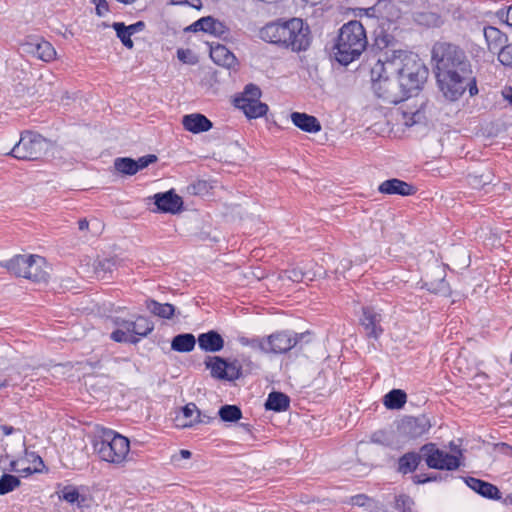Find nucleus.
<instances>
[{"mask_svg": "<svg viewBox=\"0 0 512 512\" xmlns=\"http://www.w3.org/2000/svg\"><path fill=\"white\" fill-rule=\"evenodd\" d=\"M379 71L396 74L407 96L420 88L426 75V70L420 61L416 60L415 56L403 52L392 60L378 61L373 67V75Z\"/></svg>", "mask_w": 512, "mask_h": 512, "instance_id": "7ed1b4c3", "label": "nucleus"}, {"mask_svg": "<svg viewBox=\"0 0 512 512\" xmlns=\"http://www.w3.org/2000/svg\"><path fill=\"white\" fill-rule=\"evenodd\" d=\"M432 58L444 96L450 101L459 99L471 79V67L465 52L456 45L441 42L433 46Z\"/></svg>", "mask_w": 512, "mask_h": 512, "instance_id": "f257e3e1", "label": "nucleus"}, {"mask_svg": "<svg viewBox=\"0 0 512 512\" xmlns=\"http://www.w3.org/2000/svg\"><path fill=\"white\" fill-rule=\"evenodd\" d=\"M420 114L419 112H415L412 114V116L408 117L406 113H403V123L406 126H412L417 122L416 118H419Z\"/></svg>", "mask_w": 512, "mask_h": 512, "instance_id": "4d7b16f0", "label": "nucleus"}, {"mask_svg": "<svg viewBox=\"0 0 512 512\" xmlns=\"http://www.w3.org/2000/svg\"><path fill=\"white\" fill-rule=\"evenodd\" d=\"M218 415L223 422H237L242 418V411L237 405H223L218 411Z\"/></svg>", "mask_w": 512, "mask_h": 512, "instance_id": "7c9ffc66", "label": "nucleus"}, {"mask_svg": "<svg viewBox=\"0 0 512 512\" xmlns=\"http://www.w3.org/2000/svg\"><path fill=\"white\" fill-rule=\"evenodd\" d=\"M381 321V314L376 312L372 307L363 308V317L361 318V322L368 337L374 339L379 338L383 333Z\"/></svg>", "mask_w": 512, "mask_h": 512, "instance_id": "f3484780", "label": "nucleus"}, {"mask_svg": "<svg viewBox=\"0 0 512 512\" xmlns=\"http://www.w3.org/2000/svg\"><path fill=\"white\" fill-rule=\"evenodd\" d=\"M205 366L214 378L224 380L225 368H227L225 359L219 356H209L205 360Z\"/></svg>", "mask_w": 512, "mask_h": 512, "instance_id": "c85d7f7f", "label": "nucleus"}, {"mask_svg": "<svg viewBox=\"0 0 512 512\" xmlns=\"http://www.w3.org/2000/svg\"><path fill=\"white\" fill-rule=\"evenodd\" d=\"M210 57L217 65L232 68L237 64L234 54L224 45L211 46Z\"/></svg>", "mask_w": 512, "mask_h": 512, "instance_id": "5701e85b", "label": "nucleus"}, {"mask_svg": "<svg viewBox=\"0 0 512 512\" xmlns=\"http://www.w3.org/2000/svg\"><path fill=\"white\" fill-rule=\"evenodd\" d=\"M21 461L31 463L33 465V467H41L42 472L45 469V464H44L43 459L36 452L25 450V456L23 459H21Z\"/></svg>", "mask_w": 512, "mask_h": 512, "instance_id": "ea45409f", "label": "nucleus"}, {"mask_svg": "<svg viewBox=\"0 0 512 512\" xmlns=\"http://www.w3.org/2000/svg\"><path fill=\"white\" fill-rule=\"evenodd\" d=\"M446 478H447V476L444 477L441 474H436V473L429 474L427 477L428 483L442 481V480H445Z\"/></svg>", "mask_w": 512, "mask_h": 512, "instance_id": "052dcab7", "label": "nucleus"}, {"mask_svg": "<svg viewBox=\"0 0 512 512\" xmlns=\"http://www.w3.org/2000/svg\"><path fill=\"white\" fill-rule=\"evenodd\" d=\"M371 74H373V69ZM372 81L376 96L387 104H397L408 97L396 74L391 75L385 71H379L372 75Z\"/></svg>", "mask_w": 512, "mask_h": 512, "instance_id": "0eeeda50", "label": "nucleus"}, {"mask_svg": "<svg viewBox=\"0 0 512 512\" xmlns=\"http://www.w3.org/2000/svg\"><path fill=\"white\" fill-rule=\"evenodd\" d=\"M368 44L365 29L360 21L353 20L344 24L334 46V57L342 65H348L358 59Z\"/></svg>", "mask_w": 512, "mask_h": 512, "instance_id": "20e7f679", "label": "nucleus"}, {"mask_svg": "<svg viewBox=\"0 0 512 512\" xmlns=\"http://www.w3.org/2000/svg\"><path fill=\"white\" fill-rule=\"evenodd\" d=\"M192 453L189 450L181 449L178 453L171 456V463L176 464L181 459H190Z\"/></svg>", "mask_w": 512, "mask_h": 512, "instance_id": "8fccbe9b", "label": "nucleus"}, {"mask_svg": "<svg viewBox=\"0 0 512 512\" xmlns=\"http://www.w3.org/2000/svg\"><path fill=\"white\" fill-rule=\"evenodd\" d=\"M115 325L123 327L127 333L134 334L135 337H146L154 329V324L146 317L138 316L135 320L116 318Z\"/></svg>", "mask_w": 512, "mask_h": 512, "instance_id": "ddd939ff", "label": "nucleus"}, {"mask_svg": "<svg viewBox=\"0 0 512 512\" xmlns=\"http://www.w3.org/2000/svg\"><path fill=\"white\" fill-rule=\"evenodd\" d=\"M78 227L81 231L87 230L89 227V222L85 218L80 219L78 222Z\"/></svg>", "mask_w": 512, "mask_h": 512, "instance_id": "774afa93", "label": "nucleus"}, {"mask_svg": "<svg viewBox=\"0 0 512 512\" xmlns=\"http://www.w3.org/2000/svg\"><path fill=\"white\" fill-rule=\"evenodd\" d=\"M430 427V421L425 415L406 416L400 425L402 433L411 439L421 437L429 431Z\"/></svg>", "mask_w": 512, "mask_h": 512, "instance_id": "9d476101", "label": "nucleus"}, {"mask_svg": "<svg viewBox=\"0 0 512 512\" xmlns=\"http://www.w3.org/2000/svg\"><path fill=\"white\" fill-rule=\"evenodd\" d=\"M227 368H225V381H235L240 378L242 374V367L237 360L228 361L226 360Z\"/></svg>", "mask_w": 512, "mask_h": 512, "instance_id": "c9c22d12", "label": "nucleus"}, {"mask_svg": "<svg viewBox=\"0 0 512 512\" xmlns=\"http://www.w3.org/2000/svg\"><path fill=\"white\" fill-rule=\"evenodd\" d=\"M190 54V51L189 50H183V49H179L177 51V57L180 61L184 62V63H187L188 62V59H187V56Z\"/></svg>", "mask_w": 512, "mask_h": 512, "instance_id": "bf43d9fd", "label": "nucleus"}, {"mask_svg": "<svg viewBox=\"0 0 512 512\" xmlns=\"http://www.w3.org/2000/svg\"><path fill=\"white\" fill-rule=\"evenodd\" d=\"M291 121L299 129L308 133H317L321 130V124L318 119L306 113L293 112Z\"/></svg>", "mask_w": 512, "mask_h": 512, "instance_id": "b1692460", "label": "nucleus"}, {"mask_svg": "<svg viewBox=\"0 0 512 512\" xmlns=\"http://www.w3.org/2000/svg\"><path fill=\"white\" fill-rule=\"evenodd\" d=\"M2 266L15 276L35 283H47L50 277V267L39 255H16Z\"/></svg>", "mask_w": 512, "mask_h": 512, "instance_id": "423d86ee", "label": "nucleus"}, {"mask_svg": "<svg viewBox=\"0 0 512 512\" xmlns=\"http://www.w3.org/2000/svg\"><path fill=\"white\" fill-rule=\"evenodd\" d=\"M92 446L102 461L111 464L123 463L130 450L128 438L109 428H102L97 433Z\"/></svg>", "mask_w": 512, "mask_h": 512, "instance_id": "39448f33", "label": "nucleus"}, {"mask_svg": "<svg viewBox=\"0 0 512 512\" xmlns=\"http://www.w3.org/2000/svg\"><path fill=\"white\" fill-rule=\"evenodd\" d=\"M501 503L506 507H512V492L506 494L503 499H501Z\"/></svg>", "mask_w": 512, "mask_h": 512, "instance_id": "e2e57ef3", "label": "nucleus"}, {"mask_svg": "<svg viewBox=\"0 0 512 512\" xmlns=\"http://www.w3.org/2000/svg\"><path fill=\"white\" fill-rule=\"evenodd\" d=\"M300 337L288 331H281L268 336V352L285 353L295 347Z\"/></svg>", "mask_w": 512, "mask_h": 512, "instance_id": "f8f14e48", "label": "nucleus"}, {"mask_svg": "<svg viewBox=\"0 0 512 512\" xmlns=\"http://www.w3.org/2000/svg\"><path fill=\"white\" fill-rule=\"evenodd\" d=\"M195 412L197 413L196 418H199L200 412L194 403H188L182 408V413L185 418H191ZM194 421L198 422L199 420L196 419Z\"/></svg>", "mask_w": 512, "mask_h": 512, "instance_id": "49530a36", "label": "nucleus"}, {"mask_svg": "<svg viewBox=\"0 0 512 512\" xmlns=\"http://www.w3.org/2000/svg\"><path fill=\"white\" fill-rule=\"evenodd\" d=\"M495 449L506 456L512 457V446L505 442L495 444Z\"/></svg>", "mask_w": 512, "mask_h": 512, "instance_id": "3c124183", "label": "nucleus"}, {"mask_svg": "<svg viewBox=\"0 0 512 512\" xmlns=\"http://www.w3.org/2000/svg\"><path fill=\"white\" fill-rule=\"evenodd\" d=\"M197 341L200 349L205 352H219L224 347V339L214 330L200 334Z\"/></svg>", "mask_w": 512, "mask_h": 512, "instance_id": "aec40b11", "label": "nucleus"}, {"mask_svg": "<svg viewBox=\"0 0 512 512\" xmlns=\"http://www.w3.org/2000/svg\"><path fill=\"white\" fill-rule=\"evenodd\" d=\"M186 4L198 10L202 7V3L200 0H186Z\"/></svg>", "mask_w": 512, "mask_h": 512, "instance_id": "338daca9", "label": "nucleus"}, {"mask_svg": "<svg viewBox=\"0 0 512 512\" xmlns=\"http://www.w3.org/2000/svg\"><path fill=\"white\" fill-rule=\"evenodd\" d=\"M378 190L383 194H397L401 196L413 195L416 192V188L413 185L397 178H392L382 182L379 185Z\"/></svg>", "mask_w": 512, "mask_h": 512, "instance_id": "a211bd4d", "label": "nucleus"}, {"mask_svg": "<svg viewBox=\"0 0 512 512\" xmlns=\"http://www.w3.org/2000/svg\"><path fill=\"white\" fill-rule=\"evenodd\" d=\"M287 277L292 281L299 282L303 278V273L297 269H291L286 271Z\"/></svg>", "mask_w": 512, "mask_h": 512, "instance_id": "5fc2aeb1", "label": "nucleus"}, {"mask_svg": "<svg viewBox=\"0 0 512 512\" xmlns=\"http://www.w3.org/2000/svg\"><path fill=\"white\" fill-rule=\"evenodd\" d=\"M422 460L430 469L454 471L461 466L460 457L443 451L435 443H426L420 447Z\"/></svg>", "mask_w": 512, "mask_h": 512, "instance_id": "1a4fd4ad", "label": "nucleus"}, {"mask_svg": "<svg viewBox=\"0 0 512 512\" xmlns=\"http://www.w3.org/2000/svg\"><path fill=\"white\" fill-rule=\"evenodd\" d=\"M92 3L95 5V11L98 16L102 17L109 12L107 0H92Z\"/></svg>", "mask_w": 512, "mask_h": 512, "instance_id": "a18cd8bd", "label": "nucleus"}, {"mask_svg": "<svg viewBox=\"0 0 512 512\" xmlns=\"http://www.w3.org/2000/svg\"><path fill=\"white\" fill-rule=\"evenodd\" d=\"M367 499V496L363 494H359L353 497V503L356 505H364V500Z\"/></svg>", "mask_w": 512, "mask_h": 512, "instance_id": "0e129e2a", "label": "nucleus"}, {"mask_svg": "<svg viewBox=\"0 0 512 512\" xmlns=\"http://www.w3.org/2000/svg\"><path fill=\"white\" fill-rule=\"evenodd\" d=\"M498 60L502 65L512 67V43L501 47L498 51Z\"/></svg>", "mask_w": 512, "mask_h": 512, "instance_id": "4c0bfd02", "label": "nucleus"}, {"mask_svg": "<svg viewBox=\"0 0 512 512\" xmlns=\"http://www.w3.org/2000/svg\"><path fill=\"white\" fill-rule=\"evenodd\" d=\"M20 479L12 474L4 473L0 477V495H6L19 487Z\"/></svg>", "mask_w": 512, "mask_h": 512, "instance_id": "473e14b6", "label": "nucleus"}, {"mask_svg": "<svg viewBox=\"0 0 512 512\" xmlns=\"http://www.w3.org/2000/svg\"><path fill=\"white\" fill-rule=\"evenodd\" d=\"M146 308L154 315L170 319L175 312V307L170 303L161 304L155 300H149L146 302Z\"/></svg>", "mask_w": 512, "mask_h": 512, "instance_id": "c756f323", "label": "nucleus"}, {"mask_svg": "<svg viewBox=\"0 0 512 512\" xmlns=\"http://www.w3.org/2000/svg\"><path fill=\"white\" fill-rule=\"evenodd\" d=\"M290 402V397L285 393L272 391L268 394L264 407L267 411L280 413L290 408Z\"/></svg>", "mask_w": 512, "mask_h": 512, "instance_id": "393cba45", "label": "nucleus"}, {"mask_svg": "<svg viewBox=\"0 0 512 512\" xmlns=\"http://www.w3.org/2000/svg\"><path fill=\"white\" fill-rule=\"evenodd\" d=\"M196 339L193 334L184 333L176 335L171 341V348L177 352H190L194 349Z\"/></svg>", "mask_w": 512, "mask_h": 512, "instance_id": "bb28decb", "label": "nucleus"}, {"mask_svg": "<svg viewBox=\"0 0 512 512\" xmlns=\"http://www.w3.org/2000/svg\"><path fill=\"white\" fill-rule=\"evenodd\" d=\"M80 497L79 491L75 487L66 486L62 491V498L68 503H75Z\"/></svg>", "mask_w": 512, "mask_h": 512, "instance_id": "79ce46f5", "label": "nucleus"}, {"mask_svg": "<svg viewBox=\"0 0 512 512\" xmlns=\"http://www.w3.org/2000/svg\"><path fill=\"white\" fill-rule=\"evenodd\" d=\"M26 53L32 54L40 60L49 62L56 56L54 47L41 38H30L23 44Z\"/></svg>", "mask_w": 512, "mask_h": 512, "instance_id": "4468645a", "label": "nucleus"}, {"mask_svg": "<svg viewBox=\"0 0 512 512\" xmlns=\"http://www.w3.org/2000/svg\"><path fill=\"white\" fill-rule=\"evenodd\" d=\"M422 456L421 451H409L399 457L397 461L396 471L402 475L413 473L417 470L421 463Z\"/></svg>", "mask_w": 512, "mask_h": 512, "instance_id": "412c9836", "label": "nucleus"}, {"mask_svg": "<svg viewBox=\"0 0 512 512\" xmlns=\"http://www.w3.org/2000/svg\"><path fill=\"white\" fill-rule=\"evenodd\" d=\"M484 37L490 51H499L508 41L507 36L493 26L484 28Z\"/></svg>", "mask_w": 512, "mask_h": 512, "instance_id": "a878e982", "label": "nucleus"}, {"mask_svg": "<svg viewBox=\"0 0 512 512\" xmlns=\"http://www.w3.org/2000/svg\"><path fill=\"white\" fill-rule=\"evenodd\" d=\"M114 266V263L109 259L99 260L95 265V271L100 276L101 273H106L107 271H111V268Z\"/></svg>", "mask_w": 512, "mask_h": 512, "instance_id": "c03bdc74", "label": "nucleus"}, {"mask_svg": "<svg viewBox=\"0 0 512 512\" xmlns=\"http://www.w3.org/2000/svg\"><path fill=\"white\" fill-rule=\"evenodd\" d=\"M415 502L412 497L407 494H399L395 496L394 508L398 512H414Z\"/></svg>", "mask_w": 512, "mask_h": 512, "instance_id": "f704fd0d", "label": "nucleus"}, {"mask_svg": "<svg viewBox=\"0 0 512 512\" xmlns=\"http://www.w3.org/2000/svg\"><path fill=\"white\" fill-rule=\"evenodd\" d=\"M182 125L185 130L194 134L209 131L213 127L212 122L205 115L200 113H192L183 116Z\"/></svg>", "mask_w": 512, "mask_h": 512, "instance_id": "6ab92c4d", "label": "nucleus"}, {"mask_svg": "<svg viewBox=\"0 0 512 512\" xmlns=\"http://www.w3.org/2000/svg\"><path fill=\"white\" fill-rule=\"evenodd\" d=\"M114 168L117 172L124 175H134L137 173L135 160L129 157H119L114 160Z\"/></svg>", "mask_w": 512, "mask_h": 512, "instance_id": "2f4dec72", "label": "nucleus"}, {"mask_svg": "<svg viewBox=\"0 0 512 512\" xmlns=\"http://www.w3.org/2000/svg\"><path fill=\"white\" fill-rule=\"evenodd\" d=\"M406 400L407 394L404 390L392 389L384 396L383 403L388 409H400L405 405Z\"/></svg>", "mask_w": 512, "mask_h": 512, "instance_id": "cd10ccee", "label": "nucleus"}, {"mask_svg": "<svg viewBox=\"0 0 512 512\" xmlns=\"http://www.w3.org/2000/svg\"><path fill=\"white\" fill-rule=\"evenodd\" d=\"M0 429L2 430L5 436L12 435L16 431L14 427L9 425H1Z\"/></svg>", "mask_w": 512, "mask_h": 512, "instance_id": "680f3d73", "label": "nucleus"}, {"mask_svg": "<svg viewBox=\"0 0 512 512\" xmlns=\"http://www.w3.org/2000/svg\"><path fill=\"white\" fill-rule=\"evenodd\" d=\"M261 96V90L258 86L249 84L245 87L241 96L236 97L235 99H247L249 101L258 100Z\"/></svg>", "mask_w": 512, "mask_h": 512, "instance_id": "58836bf2", "label": "nucleus"}, {"mask_svg": "<svg viewBox=\"0 0 512 512\" xmlns=\"http://www.w3.org/2000/svg\"><path fill=\"white\" fill-rule=\"evenodd\" d=\"M502 95L507 101L512 103V87H508V88L504 89L502 92Z\"/></svg>", "mask_w": 512, "mask_h": 512, "instance_id": "69168bd1", "label": "nucleus"}, {"mask_svg": "<svg viewBox=\"0 0 512 512\" xmlns=\"http://www.w3.org/2000/svg\"><path fill=\"white\" fill-rule=\"evenodd\" d=\"M427 474H417L412 477V481L414 484L420 485V484H426L428 483Z\"/></svg>", "mask_w": 512, "mask_h": 512, "instance_id": "13d9d810", "label": "nucleus"}, {"mask_svg": "<svg viewBox=\"0 0 512 512\" xmlns=\"http://www.w3.org/2000/svg\"><path fill=\"white\" fill-rule=\"evenodd\" d=\"M497 16L503 20L508 26L512 27V6H510L506 11L499 10L497 12Z\"/></svg>", "mask_w": 512, "mask_h": 512, "instance_id": "09e8293b", "label": "nucleus"}, {"mask_svg": "<svg viewBox=\"0 0 512 512\" xmlns=\"http://www.w3.org/2000/svg\"><path fill=\"white\" fill-rule=\"evenodd\" d=\"M351 267V261L348 259H343L340 261L338 266L336 267L335 271L339 274H344L347 270H349Z\"/></svg>", "mask_w": 512, "mask_h": 512, "instance_id": "864d4df0", "label": "nucleus"}, {"mask_svg": "<svg viewBox=\"0 0 512 512\" xmlns=\"http://www.w3.org/2000/svg\"><path fill=\"white\" fill-rule=\"evenodd\" d=\"M48 147L45 138L32 131L21 133L20 140L14 145L10 154L21 160H37L41 158Z\"/></svg>", "mask_w": 512, "mask_h": 512, "instance_id": "6e6552de", "label": "nucleus"}, {"mask_svg": "<svg viewBox=\"0 0 512 512\" xmlns=\"http://www.w3.org/2000/svg\"><path fill=\"white\" fill-rule=\"evenodd\" d=\"M258 37L292 52L306 51L312 40L309 26L300 18L268 22L259 29Z\"/></svg>", "mask_w": 512, "mask_h": 512, "instance_id": "f03ea898", "label": "nucleus"}, {"mask_svg": "<svg viewBox=\"0 0 512 512\" xmlns=\"http://www.w3.org/2000/svg\"><path fill=\"white\" fill-rule=\"evenodd\" d=\"M111 339L115 342H126L132 344H136L139 341L138 337H135L134 334L127 333L123 327H118L113 331L111 333Z\"/></svg>", "mask_w": 512, "mask_h": 512, "instance_id": "e433bc0d", "label": "nucleus"}, {"mask_svg": "<svg viewBox=\"0 0 512 512\" xmlns=\"http://www.w3.org/2000/svg\"><path fill=\"white\" fill-rule=\"evenodd\" d=\"M370 441L372 443L381 444V445H388V439L386 437V433L382 430L375 431L372 433L370 437Z\"/></svg>", "mask_w": 512, "mask_h": 512, "instance_id": "de8ad7c7", "label": "nucleus"}, {"mask_svg": "<svg viewBox=\"0 0 512 512\" xmlns=\"http://www.w3.org/2000/svg\"><path fill=\"white\" fill-rule=\"evenodd\" d=\"M235 106L241 109L248 118H258L264 116L268 111V106L259 99L249 101L247 99H235Z\"/></svg>", "mask_w": 512, "mask_h": 512, "instance_id": "4be33fe9", "label": "nucleus"}, {"mask_svg": "<svg viewBox=\"0 0 512 512\" xmlns=\"http://www.w3.org/2000/svg\"><path fill=\"white\" fill-rule=\"evenodd\" d=\"M242 343L245 345H249L254 349H259L263 352L268 353V351H267L268 337L267 338H253V339L245 340V341L242 340Z\"/></svg>", "mask_w": 512, "mask_h": 512, "instance_id": "a19ab883", "label": "nucleus"}, {"mask_svg": "<svg viewBox=\"0 0 512 512\" xmlns=\"http://www.w3.org/2000/svg\"><path fill=\"white\" fill-rule=\"evenodd\" d=\"M111 27L115 30L117 37L126 48L132 49L134 47V43L131 39L132 35L123 22H114Z\"/></svg>", "mask_w": 512, "mask_h": 512, "instance_id": "72a5a7b5", "label": "nucleus"}, {"mask_svg": "<svg viewBox=\"0 0 512 512\" xmlns=\"http://www.w3.org/2000/svg\"><path fill=\"white\" fill-rule=\"evenodd\" d=\"M153 199L157 206V211L163 213L176 214L181 211L183 206L182 198L172 190L164 193H157L153 196Z\"/></svg>", "mask_w": 512, "mask_h": 512, "instance_id": "2eb2a0df", "label": "nucleus"}, {"mask_svg": "<svg viewBox=\"0 0 512 512\" xmlns=\"http://www.w3.org/2000/svg\"><path fill=\"white\" fill-rule=\"evenodd\" d=\"M157 161V157L153 154H149L143 157H140L138 160H135L137 165V172L149 166L150 164Z\"/></svg>", "mask_w": 512, "mask_h": 512, "instance_id": "37998d69", "label": "nucleus"}, {"mask_svg": "<svg viewBox=\"0 0 512 512\" xmlns=\"http://www.w3.org/2000/svg\"><path fill=\"white\" fill-rule=\"evenodd\" d=\"M145 23L143 21H138L134 24H131V25H128L126 26L128 28V31L131 33V35L137 33V32H141L144 30L145 28Z\"/></svg>", "mask_w": 512, "mask_h": 512, "instance_id": "6e6d98bb", "label": "nucleus"}, {"mask_svg": "<svg viewBox=\"0 0 512 512\" xmlns=\"http://www.w3.org/2000/svg\"><path fill=\"white\" fill-rule=\"evenodd\" d=\"M41 472H42V468L41 467L27 466V467L19 469V474L22 477H27V476L32 475L34 473H41Z\"/></svg>", "mask_w": 512, "mask_h": 512, "instance_id": "603ef678", "label": "nucleus"}, {"mask_svg": "<svg viewBox=\"0 0 512 512\" xmlns=\"http://www.w3.org/2000/svg\"><path fill=\"white\" fill-rule=\"evenodd\" d=\"M464 482L470 489H472L473 491H475L484 498L490 500H497L500 502L501 499L504 498L498 487L492 483L486 482L484 480L472 476L465 477Z\"/></svg>", "mask_w": 512, "mask_h": 512, "instance_id": "dca6fc26", "label": "nucleus"}, {"mask_svg": "<svg viewBox=\"0 0 512 512\" xmlns=\"http://www.w3.org/2000/svg\"><path fill=\"white\" fill-rule=\"evenodd\" d=\"M186 31L192 32H206L216 37H226L229 33L228 27L221 21L213 18L212 16L202 17L188 26Z\"/></svg>", "mask_w": 512, "mask_h": 512, "instance_id": "9b49d317", "label": "nucleus"}]
</instances>
